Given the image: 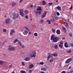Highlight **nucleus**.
<instances>
[{"label": "nucleus", "instance_id": "1", "mask_svg": "<svg viewBox=\"0 0 73 73\" xmlns=\"http://www.w3.org/2000/svg\"><path fill=\"white\" fill-rule=\"evenodd\" d=\"M13 19L14 20H15L16 19H18L19 18V13H14L13 14Z\"/></svg>", "mask_w": 73, "mask_h": 73}, {"label": "nucleus", "instance_id": "2", "mask_svg": "<svg viewBox=\"0 0 73 73\" xmlns=\"http://www.w3.org/2000/svg\"><path fill=\"white\" fill-rule=\"evenodd\" d=\"M15 49V48L13 47H12V46H9V48H8V50L9 51H12L14 50Z\"/></svg>", "mask_w": 73, "mask_h": 73}, {"label": "nucleus", "instance_id": "3", "mask_svg": "<svg viewBox=\"0 0 73 73\" xmlns=\"http://www.w3.org/2000/svg\"><path fill=\"white\" fill-rule=\"evenodd\" d=\"M72 61V58H69L66 60V61L65 62L66 64H68L70 62H71Z\"/></svg>", "mask_w": 73, "mask_h": 73}, {"label": "nucleus", "instance_id": "4", "mask_svg": "<svg viewBox=\"0 0 73 73\" xmlns=\"http://www.w3.org/2000/svg\"><path fill=\"white\" fill-rule=\"evenodd\" d=\"M59 40V38L57 36H55L54 39L53 40V41L54 42H57Z\"/></svg>", "mask_w": 73, "mask_h": 73}, {"label": "nucleus", "instance_id": "5", "mask_svg": "<svg viewBox=\"0 0 73 73\" xmlns=\"http://www.w3.org/2000/svg\"><path fill=\"white\" fill-rule=\"evenodd\" d=\"M11 20L10 19H7L5 21L6 24H9L11 23Z\"/></svg>", "mask_w": 73, "mask_h": 73}, {"label": "nucleus", "instance_id": "6", "mask_svg": "<svg viewBox=\"0 0 73 73\" xmlns=\"http://www.w3.org/2000/svg\"><path fill=\"white\" fill-rule=\"evenodd\" d=\"M36 53L34 52L33 54L31 53L30 55L31 58H33V57H36Z\"/></svg>", "mask_w": 73, "mask_h": 73}, {"label": "nucleus", "instance_id": "7", "mask_svg": "<svg viewBox=\"0 0 73 73\" xmlns=\"http://www.w3.org/2000/svg\"><path fill=\"white\" fill-rule=\"evenodd\" d=\"M15 33V31L14 29L11 30L10 31V35L11 36H12L13 33Z\"/></svg>", "mask_w": 73, "mask_h": 73}, {"label": "nucleus", "instance_id": "8", "mask_svg": "<svg viewBox=\"0 0 73 73\" xmlns=\"http://www.w3.org/2000/svg\"><path fill=\"white\" fill-rule=\"evenodd\" d=\"M47 13V11H44V13H43L42 15V19H44V17H45V16H46V14Z\"/></svg>", "mask_w": 73, "mask_h": 73}, {"label": "nucleus", "instance_id": "9", "mask_svg": "<svg viewBox=\"0 0 73 73\" xmlns=\"http://www.w3.org/2000/svg\"><path fill=\"white\" fill-rule=\"evenodd\" d=\"M31 60V57H27L25 58V61H29Z\"/></svg>", "mask_w": 73, "mask_h": 73}, {"label": "nucleus", "instance_id": "10", "mask_svg": "<svg viewBox=\"0 0 73 73\" xmlns=\"http://www.w3.org/2000/svg\"><path fill=\"white\" fill-rule=\"evenodd\" d=\"M64 46L65 48H68L69 45L68 44V42H65L64 43Z\"/></svg>", "mask_w": 73, "mask_h": 73}, {"label": "nucleus", "instance_id": "11", "mask_svg": "<svg viewBox=\"0 0 73 73\" xmlns=\"http://www.w3.org/2000/svg\"><path fill=\"white\" fill-rule=\"evenodd\" d=\"M11 6L13 7H15L16 5V4L15 2H13L11 3Z\"/></svg>", "mask_w": 73, "mask_h": 73}, {"label": "nucleus", "instance_id": "12", "mask_svg": "<svg viewBox=\"0 0 73 73\" xmlns=\"http://www.w3.org/2000/svg\"><path fill=\"white\" fill-rule=\"evenodd\" d=\"M56 33L57 35H60L61 33L60 30L59 29L57 30L56 31Z\"/></svg>", "mask_w": 73, "mask_h": 73}, {"label": "nucleus", "instance_id": "13", "mask_svg": "<svg viewBox=\"0 0 73 73\" xmlns=\"http://www.w3.org/2000/svg\"><path fill=\"white\" fill-rule=\"evenodd\" d=\"M54 38H55V36H54V35H52L51 36V40H53H53L54 39Z\"/></svg>", "mask_w": 73, "mask_h": 73}, {"label": "nucleus", "instance_id": "14", "mask_svg": "<svg viewBox=\"0 0 73 73\" xmlns=\"http://www.w3.org/2000/svg\"><path fill=\"white\" fill-rule=\"evenodd\" d=\"M37 9H36V11H41V7L40 6H38L37 7Z\"/></svg>", "mask_w": 73, "mask_h": 73}, {"label": "nucleus", "instance_id": "15", "mask_svg": "<svg viewBox=\"0 0 73 73\" xmlns=\"http://www.w3.org/2000/svg\"><path fill=\"white\" fill-rule=\"evenodd\" d=\"M19 14L21 17H24V13H23V12H19Z\"/></svg>", "mask_w": 73, "mask_h": 73}, {"label": "nucleus", "instance_id": "16", "mask_svg": "<svg viewBox=\"0 0 73 73\" xmlns=\"http://www.w3.org/2000/svg\"><path fill=\"white\" fill-rule=\"evenodd\" d=\"M64 25L66 27H68L69 26V25L68 23H67L66 22H64Z\"/></svg>", "mask_w": 73, "mask_h": 73}, {"label": "nucleus", "instance_id": "17", "mask_svg": "<svg viewBox=\"0 0 73 73\" xmlns=\"http://www.w3.org/2000/svg\"><path fill=\"white\" fill-rule=\"evenodd\" d=\"M33 67H34V65L33 64H31L29 65V68L30 69H32V68H33Z\"/></svg>", "mask_w": 73, "mask_h": 73}, {"label": "nucleus", "instance_id": "18", "mask_svg": "<svg viewBox=\"0 0 73 73\" xmlns=\"http://www.w3.org/2000/svg\"><path fill=\"white\" fill-rule=\"evenodd\" d=\"M41 70H43V71H46V68L45 67H42L41 68Z\"/></svg>", "mask_w": 73, "mask_h": 73}, {"label": "nucleus", "instance_id": "19", "mask_svg": "<svg viewBox=\"0 0 73 73\" xmlns=\"http://www.w3.org/2000/svg\"><path fill=\"white\" fill-rule=\"evenodd\" d=\"M25 32L24 33V35H27L28 34V31L26 30H25Z\"/></svg>", "mask_w": 73, "mask_h": 73}, {"label": "nucleus", "instance_id": "20", "mask_svg": "<svg viewBox=\"0 0 73 73\" xmlns=\"http://www.w3.org/2000/svg\"><path fill=\"white\" fill-rule=\"evenodd\" d=\"M48 54L50 57H53V54H51L50 53H48Z\"/></svg>", "mask_w": 73, "mask_h": 73}, {"label": "nucleus", "instance_id": "21", "mask_svg": "<svg viewBox=\"0 0 73 73\" xmlns=\"http://www.w3.org/2000/svg\"><path fill=\"white\" fill-rule=\"evenodd\" d=\"M56 9H58V10H59V11H61V8L60 7V6H58L56 7Z\"/></svg>", "mask_w": 73, "mask_h": 73}, {"label": "nucleus", "instance_id": "22", "mask_svg": "<svg viewBox=\"0 0 73 73\" xmlns=\"http://www.w3.org/2000/svg\"><path fill=\"white\" fill-rule=\"evenodd\" d=\"M62 30L64 32H66V29L64 27H62Z\"/></svg>", "mask_w": 73, "mask_h": 73}, {"label": "nucleus", "instance_id": "23", "mask_svg": "<svg viewBox=\"0 0 73 73\" xmlns=\"http://www.w3.org/2000/svg\"><path fill=\"white\" fill-rule=\"evenodd\" d=\"M59 48H60L61 49L63 48V45L62 44H59Z\"/></svg>", "mask_w": 73, "mask_h": 73}, {"label": "nucleus", "instance_id": "24", "mask_svg": "<svg viewBox=\"0 0 73 73\" xmlns=\"http://www.w3.org/2000/svg\"><path fill=\"white\" fill-rule=\"evenodd\" d=\"M56 30V29H54V28H52V31L54 33H55V31Z\"/></svg>", "mask_w": 73, "mask_h": 73}, {"label": "nucleus", "instance_id": "25", "mask_svg": "<svg viewBox=\"0 0 73 73\" xmlns=\"http://www.w3.org/2000/svg\"><path fill=\"white\" fill-rule=\"evenodd\" d=\"M44 22V20L41 19L39 22V24H42Z\"/></svg>", "mask_w": 73, "mask_h": 73}, {"label": "nucleus", "instance_id": "26", "mask_svg": "<svg viewBox=\"0 0 73 73\" xmlns=\"http://www.w3.org/2000/svg\"><path fill=\"white\" fill-rule=\"evenodd\" d=\"M53 56L54 57H56L57 56V53H54L53 54Z\"/></svg>", "mask_w": 73, "mask_h": 73}, {"label": "nucleus", "instance_id": "27", "mask_svg": "<svg viewBox=\"0 0 73 73\" xmlns=\"http://www.w3.org/2000/svg\"><path fill=\"white\" fill-rule=\"evenodd\" d=\"M25 15H27V14H28V11L27 10L25 11Z\"/></svg>", "mask_w": 73, "mask_h": 73}, {"label": "nucleus", "instance_id": "28", "mask_svg": "<svg viewBox=\"0 0 73 73\" xmlns=\"http://www.w3.org/2000/svg\"><path fill=\"white\" fill-rule=\"evenodd\" d=\"M42 4L43 5H45L46 4V2H45V1H43Z\"/></svg>", "mask_w": 73, "mask_h": 73}, {"label": "nucleus", "instance_id": "29", "mask_svg": "<svg viewBox=\"0 0 73 73\" xmlns=\"http://www.w3.org/2000/svg\"><path fill=\"white\" fill-rule=\"evenodd\" d=\"M20 46H21L23 48H25V46L23 44H21L20 45Z\"/></svg>", "mask_w": 73, "mask_h": 73}, {"label": "nucleus", "instance_id": "30", "mask_svg": "<svg viewBox=\"0 0 73 73\" xmlns=\"http://www.w3.org/2000/svg\"><path fill=\"white\" fill-rule=\"evenodd\" d=\"M19 41V40H18L17 39H16L14 41H13V43H16V42H17Z\"/></svg>", "mask_w": 73, "mask_h": 73}, {"label": "nucleus", "instance_id": "31", "mask_svg": "<svg viewBox=\"0 0 73 73\" xmlns=\"http://www.w3.org/2000/svg\"><path fill=\"white\" fill-rule=\"evenodd\" d=\"M34 35L35 36H38V34H37V33H34Z\"/></svg>", "mask_w": 73, "mask_h": 73}, {"label": "nucleus", "instance_id": "32", "mask_svg": "<svg viewBox=\"0 0 73 73\" xmlns=\"http://www.w3.org/2000/svg\"><path fill=\"white\" fill-rule=\"evenodd\" d=\"M59 45H63V41H60L59 42Z\"/></svg>", "mask_w": 73, "mask_h": 73}, {"label": "nucleus", "instance_id": "33", "mask_svg": "<svg viewBox=\"0 0 73 73\" xmlns=\"http://www.w3.org/2000/svg\"><path fill=\"white\" fill-rule=\"evenodd\" d=\"M3 61H0V65H3Z\"/></svg>", "mask_w": 73, "mask_h": 73}, {"label": "nucleus", "instance_id": "34", "mask_svg": "<svg viewBox=\"0 0 73 73\" xmlns=\"http://www.w3.org/2000/svg\"><path fill=\"white\" fill-rule=\"evenodd\" d=\"M20 73H26V72L25 71H20Z\"/></svg>", "mask_w": 73, "mask_h": 73}, {"label": "nucleus", "instance_id": "35", "mask_svg": "<svg viewBox=\"0 0 73 73\" xmlns=\"http://www.w3.org/2000/svg\"><path fill=\"white\" fill-rule=\"evenodd\" d=\"M54 48L55 49H57L58 48V46L57 45H55L54 46Z\"/></svg>", "mask_w": 73, "mask_h": 73}, {"label": "nucleus", "instance_id": "36", "mask_svg": "<svg viewBox=\"0 0 73 73\" xmlns=\"http://www.w3.org/2000/svg\"><path fill=\"white\" fill-rule=\"evenodd\" d=\"M3 32H7V30H6L5 29H3Z\"/></svg>", "mask_w": 73, "mask_h": 73}, {"label": "nucleus", "instance_id": "37", "mask_svg": "<svg viewBox=\"0 0 73 73\" xmlns=\"http://www.w3.org/2000/svg\"><path fill=\"white\" fill-rule=\"evenodd\" d=\"M70 45L71 47H73V44L72 43H70Z\"/></svg>", "mask_w": 73, "mask_h": 73}, {"label": "nucleus", "instance_id": "38", "mask_svg": "<svg viewBox=\"0 0 73 73\" xmlns=\"http://www.w3.org/2000/svg\"><path fill=\"white\" fill-rule=\"evenodd\" d=\"M20 12H23V9H21L19 10Z\"/></svg>", "mask_w": 73, "mask_h": 73}, {"label": "nucleus", "instance_id": "39", "mask_svg": "<svg viewBox=\"0 0 73 73\" xmlns=\"http://www.w3.org/2000/svg\"><path fill=\"white\" fill-rule=\"evenodd\" d=\"M18 44L19 45H20L21 44V41H18Z\"/></svg>", "mask_w": 73, "mask_h": 73}, {"label": "nucleus", "instance_id": "40", "mask_svg": "<svg viewBox=\"0 0 73 73\" xmlns=\"http://www.w3.org/2000/svg\"><path fill=\"white\" fill-rule=\"evenodd\" d=\"M71 52H72V50H68L67 52L68 53H71Z\"/></svg>", "mask_w": 73, "mask_h": 73}, {"label": "nucleus", "instance_id": "41", "mask_svg": "<svg viewBox=\"0 0 73 73\" xmlns=\"http://www.w3.org/2000/svg\"><path fill=\"white\" fill-rule=\"evenodd\" d=\"M25 29H26L27 30V31H28V32H29L30 31L28 29V28L27 27H25Z\"/></svg>", "mask_w": 73, "mask_h": 73}, {"label": "nucleus", "instance_id": "42", "mask_svg": "<svg viewBox=\"0 0 73 73\" xmlns=\"http://www.w3.org/2000/svg\"><path fill=\"white\" fill-rule=\"evenodd\" d=\"M51 22H53L54 21V19L53 18H52L51 19Z\"/></svg>", "mask_w": 73, "mask_h": 73}, {"label": "nucleus", "instance_id": "43", "mask_svg": "<svg viewBox=\"0 0 73 73\" xmlns=\"http://www.w3.org/2000/svg\"><path fill=\"white\" fill-rule=\"evenodd\" d=\"M49 61L50 62H52L53 61V59H51Z\"/></svg>", "mask_w": 73, "mask_h": 73}, {"label": "nucleus", "instance_id": "44", "mask_svg": "<svg viewBox=\"0 0 73 73\" xmlns=\"http://www.w3.org/2000/svg\"><path fill=\"white\" fill-rule=\"evenodd\" d=\"M25 18L26 19H28V16L27 15H26L25 16Z\"/></svg>", "mask_w": 73, "mask_h": 73}, {"label": "nucleus", "instance_id": "45", "mask_svg": "<svg viewBox=\"0 0 73 73\" xmlns=\"http://www.w3.org/2000/svg\"><path fill=\"white\" fill-rule=\"evenodd\" d=\"M73 9V5H71V7L69 9Z\"/></svg>", "mask_w": 73, "mask_h": 73}, {"label": "nucleus", "instance_id": "46", "mask_svg": "<svg viewBox=\"0 0 73 73\" xmlns=\"http://www.w3.org/2000/svg\"><path fill=\"white\" fill-rule=\"evenodd\" d=\"M52 4H53V2L48 3V5H52Z\"/></svg>", "mask_w": 73, "mask_h": 73}, {"label": "nucleus", "instance_id": "47", "mask_svg": "<svg viewBox=\"0 0 73 73\" xmlns=\"http://www.w3.org/2000/svg\"><path fill=\"white\" fill-rule=\"evenodd\" d=\"M12 64L10 63L9 64V67H12Z\"/></svg>", "mask_w": 73, "mask_h": 73}, {"label": "nucleus", "instance_id": "48", "mask_svg": "<svg viewBox=\"0 0 73 73\" xmlns=\"http://www.w3.org/2000/svg\"><path fill=\"white\" fill-rule=\"evenodd\" d=\"M35 14L36 15H37L38 14V11H35Z\"/></svg>", "mask_w": 73, "mask_h": 73}, {"label": "nucleus", "instance_id": "49", "mask_svg": "<svg viewBox=\"0 0 73 73\" xmlns=\"http://www.w3.org/2000/svg\"><path fill=\"white\" fill-rule=\"evenodd\" d=\"M44 64V62H41L40 63L39 65H43Z\"/></svg>", "mask_w": 73, "mask_h": 73}, {"label": "nucleus", "instance_id": "50", "mask_svg": "<svg viewBox=\"0 0 73 73\" xmlns=\"http://www.w3.org/2000/svg\"><path fill=\"white\" fill-rule=\"evenodd\" d=\"M50 57L49 56H48V57H47V60H49V58H50Z\"/></svg>", "mask_w": 73, "mask_h": 73}, {"label": "nucleus", "instance_id": "51", "mask_svg": "<svg viewBox=\"0 0 73 73\" xmlns=\"http://www.w3.org/2000/svg\"><path fill=\"white\" fill-rule=\"evenodd\" d=\"M30 7L31 8H33V5H31L30 6Z\"/></svg>", "mask_w": 73, "mask_h": 73}, {"label": "nucleus", "instance_id": "52", "mask_svg": "<svg viewBox=\"0 0 73 73\" xmlns=\"http://www.w3.org/2000/svg\"><path fill=\"white\" fill-rule=\"evenodd\" d=\"M69 36H72V35L71 33H70L69 34Z\"/></svg>", "mask_w": 73, "mask_h": 73}, {"label": "nucleus", "instance_id": "53", "mask_svg": "<svg viewBox=\"0 0 73 73\" xmlns=\"http://www.w3.org/2000/svg\"><path fill=\"white\" fill-rule=\"evenodd\" d=\"M38 12L39 14H41V11H38Z\"/></svg>", "mask_w": 73, "mask_h": 73}, {"label": "nucleus", "instance_id": "54", "mask_svg": "<svg viewBox=\"0 0 73 73\" xmlns=\"http://www.w3.org/2000/svg\"><path fill=\"white\" fill-rule=\"evenodd\" d=\"M56 14L57 16H59L60 15V13H59V12H57Z\"/></svg>", "mask_w": 73, "mask_h": 73}, {"label": "nucleus", "instance_id": "55", "mask_svg": "<svg viewBox=\"0 0 73 73\" xmlns=\"http://www.w3.org/2000/svg\"><path fill=\"white\" fill-rule=\"evenodd\" d=\"M22 65L23 66H24V65H25V64H24V62H22Z\"/></svg>", "mask_w": 73, "mask_h": 73}, {"label": "nucleus", "instance_id": "56", "mask_svg": "<svg viewBox=\"0 0 73 73\" xmlns=\"http://www.w3.org/2000/svg\"><path fill=\"white\" fill-rule=\"evenodd\" d=\"M23 0H20V1H19V3H21V2H22L23 1Z\"/></svg>", "mask_w": 73, "mask_h": 73}, {"label": "nucleus", "instance_id": "57", "mask_svg": "<svg viewBox=\"0 0 73 73\" xmlns=\"http://www.w3.org/2000/svg\"><path fill=\"white\" fill-rule=\"evenodd\" d=\"M55 20H58V18H57V17H55Z\"/></svg>", "mask_w": 73, "mask_h": 73}, {"label": "nucleus", "instance_id": "58", "mask_svg": "<svg viewBox=\"0 0 73 73\" xmlns=\"http://www.w3.org/2000/svg\"><path fill=\"white\" fill-rule=\"evenodd\" d=\"M73 70H71L70 71V73H73Z\"/></svg>", "mask_w": 73, "mask_h": 73}, {"label": "nucleus", "instance_id": "59", "mask_svg": "<svg viewBox=\"0 0 73 73\" xmlns=\"http://www.w3.org/2000/svg\"><path fill=\"white\" fill-rule=\"evenodd\" d=\"M51 23V22H50V21L48 23V24H50Z\"/></svg>", "mask_w": 73, "mask_h": 73}, {"label": "nucleus", "instance_id": "60", "mask_svg": "<svg viewBox=\"0 0 73 73\" xmlns=\"http://www.w3.org/2000/svg\"><path fill=\"white\" fill-rule=\"evenodd\" d=\"M31 72H32V70H30V71H29V73H31Z\"/></svg>", "mask_w": 73, "mask_h": 73}, {"label": "nucleus", "instance_id": "61", "mask_svg": "<svg viewBox=\"0 0 73 73\" xmlns=\"http://www.w3.org/2000/svg\"><path fill=\"white\" fill-rule=\"evenodd\" d=\"M72 68L71 67V66H70L69 67L68 69H71Z\"/></svg>", "mask_w": 73, "mask_h": 73}, {"label": "nucleus", "instance_id": "62", "mask_svg": "<svg viewBox=\"0 0 73 73\" xmlns=\"http://www.w3.org/2000/svg\"><path fill=\"white\" fill-rule=\"evenodd\" d=\"M57 24L56 23H55L54 24V25H57Z\"/></svg>", "mask_w": 73, "mask_h": 73}, {"label": "nucleus", "instance_id": "63", "mask_svg": "<svg viewBox=\"0 0 73 73\" xmlns=\"http://www.w3.org/2000/svg\"><path fill=\"white\" fill-rule=\"evenodd\" d=\"M51 47L52 48H53V45H52V46H51Z\"/></svg>", "mask_w": 73, "mask_h": 73}, {"label": "nucleus", "instance_id": "64", "mask_svg": "<svg viewBox=\"0 0 73 73\" xmlns=\"http://www.w3.org/2000/svg\"><path fill=\"white\" fill-rule=\"evenodd\" d=\"M41 73H45V72H41Z\"/></svg>", "mask_w": 73, "mask_h": 73}]
</instances>
